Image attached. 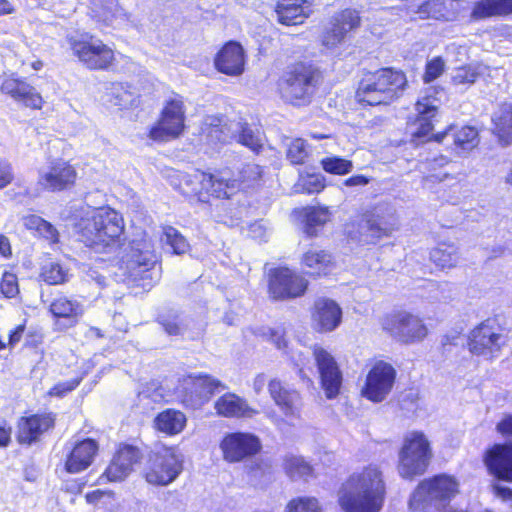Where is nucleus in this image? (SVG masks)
Listing matches in <instances>:
<instances>
[{
    "label": "nucleus",
    "instance_id": "obj_43",
    "mask_svg": "<svg viewBox=\"0 0 512 512\" xmlns=\"http://www.w3.org/2000/svg\"><path fill=\"white\" fill-rule=\"evenodd\" d=\"M488 67L482 63H472L455 70L452 80L455 84H473L478 77L483 75Z\"/></svg>",
    "mask_w": 512,
    "mask_h": 512
},
{
    "label": "nucleus",
    "instance_id": "obj_51",
    "mask_svg": "<svg viewBox=\"0 0 512 512\" xmlns=\"http://www.w3.org/2000/svg\"><path fill=\"white\" fill-rule=\"evenodd\" d=\"M308 157V149L303 139L292 140L287 147V158L295 165L303 164Z\"/></svg>",
    "mask_w": 512,
    "mask_h": 512
},
{
    "label": "nucleus",
    "instance_id": "obj_3",
    "mask_svg": "<svg viewBox=\"0 0 512 512\" xmlns=\"http://www.w3.org/2000/svg\"><path fill=\"white\" fill-rule=\"evenodd\" d=\"M407 84L404 73L385 68L366 76L359 84L357 99L368 105L389 104L398 98Z\"/></svg>",
    "mask_w": 512,
    "mask_h": 512
},
{
    "label": "nucleus",
    "instance_id": "obj_45",
    "mask_svg": "<svg viewBox=\"0 0 512 512\" xmlns=\"http://www.w3.org/2000/svg\"><path fill=\"white\" fill-rule=\"evenodd\" d=\"M330 219V212L327 207H313L306 213L305 232L309 236L317 234V227L323 226Z\"/></svg>",
    "mask_w": 512,
    "mask_h": 512
},
{
    "label": "nucleus",
    "instance_id": "obj_20",
    "mask_svg": "<svg viewBox=\"0 0 512 512\" xmlns=\"http://www.w3.org/2000/svg\"><path fill=\"white\" fill-rule=\"evenodd\" d=\"M443 94L441 88L429 87L422 92L415 104L417 112L416 125L418 126L414 135L417 137L427 136L433 129L432 120L437 114L440 105L439 95Z\"/></svg>",
    "mask_w": 512,
    "mask_h": 512
},
{
    "label": "nucleus",
    "instance_id": "obj_25",
    "mask_svg": "<svg viewBox=\"0 0 512 512\" xmlns=\"http://www.w3.org/2000/svg\"><path fill=\"white\" fill-rule=\"evenodd\" d=\"M98 444L92 439H84L74 444L65 459V470L76 474L86 470L94 461Z\"/></svg>",
    "mask_w": 512,
    "mask_h": 512
},
{
    "label": "nucleus",
    "instance_id": "obj_12",
    "mask_svg": "<svg viewBox=\"0 0 512 512\" xmlns=\"http://www.w3.org/2000/svg\"><path fill=\"white\" fill-rule=\"evenodd\" d=\"M398 229L395 219L385 221L377 211H366L360 219L347 225L348 236L359 243H375L382 237L391 235Z\"/></svg>",
    "mask_w": 512,
    "mask_h": 512
},
{
    "label": "nucleus",
    "instance_id": "obj_23",
    "mask_svg": "<svg viewBox=\"0 0 512 512\" xmlns=\"http://www.w3.org/2000/svg\"><path fill=\"white\" fill-rule=\"evenodd\" d=\"M77 173L72 165L63 161H52L39 171L38 183L50 191H61L75 182Z\"/></svg>",
    "mask_w": 512,
    "mask_h": 512
},
{
    "label": "nucleus",
    "instance_id": "obj_1",
    "mask_svg": "<svg viewBox=\"0 0 512 512\" xmlns=\"http://www.w3.org/2000/svg\"><path fill=\"white\" fill-rule=\"evenodd\" d=\"M386 496L383 471L369 464L353 472L342 484L338 502L344 512H380Z\"/></svg>",
    "mask_w": 512,
    "mask_h": 512
},
{
    "label": "nucleus",
    "instance_id": "obj_8",
    "mask_svg": "<svg viewBox=\"0 0 512 512\" xmlns=\"http://www.w3.org/2000/svg\"><path fill=\"white\" fill-rule=\"evenodd\" d=\"M157 257L150 243L134 244L122 259V267L134 282L149 289L160 277Z\"/></svg>",
    "mask_w": 512,
    "mask_h": 512
},
{
    "label": "nucleus",
    "instance_id": "obj_37",
    "mask_svg": "<svg viewBox=\"0 0 512 512\" xmlns=\"http://www.w3.org/2000/svg\"><path fill=\"white\" fill-rule=\"evenodd\" d=\"M234 122L222 124L218 118L208 117L202 128L203 134L206 136L208 143L216 145L217 143H225L233 139Z\"/></svg>",
    "mask_w": 512,
    "mask_h": 512
},
{
    "label": "nucleus",
    "instance_id": "obj_2",
    "mask_svg": "<svg viewBox=\"0 0 512 512\" xmlns=\"http://www.w3.org/2000/svg\"><path fill=\"white\" fill-rule=\"evenodd\" d=\"M124 228L122 215L110 207L87 208L74 224L79 240L98 253L117 247Z\"/></svg>",
    "mask_w": 512,
    "mask_h": 512
},
{
    "label": "nucleus",
    "instance_id": "obj_36",
    "mask_svg": "<svg viewBox=\"0 0 512 512\" xmlns=\"http://www.w3.org/2000/svg\"><path fill=\"white\" fill-rule=\"evenodd\" d=\"M211 180L210 184L205 185L206 201L209 196L216 198H230L241 189V184L238 179H230L224 175L208 174Z\"/></svg>",
    "mask_w": 512,
    "mask_h": 512
},
{
    "label": "nucleus",
    "instance_id": "obj_30",
    "mask_svg": "<svg viewBox=\"0 0 512 512\" xmlns=\"http://www.w3.org/2000/svg\"><path fill=\"white\" fill-rule=\"evenodd\" d=\"M54 420L50 415H32L23 417L18 423V441L30 444L53 426Z\"/></svg>",
    "mask_w": 512,
    "mask_h": 512
},
{
    "label": "nucleus",
    "instance_id": "obj_18",
    "mask_svg": "<svg viewBox=\"0 0 512 512\" xmlns=\"http://www.w3.org/2000/svg\"><path fill=\"white\" fill-rule=\"evenodd\" d=\"M307 287L308 281L287 267L276 268L270 273L269 293L274 299L301 297L305 294Z\"/></svg>",
    "mask_w": 512,
    "mask_h": 512
},
{
    "label": "nucleus",
    "instance_id": "obj_55",
    "mask_svg": "<svg viewBox=\"0 0 512 512\" xmlns=\"http://www.w3.org/2000/svg\"><path fill=\"white\" fill-rule=\"evenodd\" d=\"M108 8L113 9L111 15H105L104 21L110 24H123L129 20V14L119 5L117 0H108Z\"/></svg>",
    "mask_w": 512,
    "mask_h": 512
},
{
    "label": "nucleus",
    "instance_id": "obj_11",
    "mask_svg": "<svg viewBox=\"0 0 512 512\" xmlns=\"http://www.w3.org/2000/svg\"><path fill=\"white\" fill-rule=\"evenodd\" d=\"M382 328L401 343L412 344L422 341L428 334L423 321L407 311H397L386 315L381 322Z\"/></svg>",
    "mask_w": 512,
    "mask_h": 512
},
{
    "label": "nucleus",
    "instance_id": "obj_53",
    "mask_svg": "<svg viewBox=\"0 0 512 512\" xmlns=\"http://www.w3.org/2000/svg\"><path fill=\"white\" fill-rule=\"evenodd\" d=\"M27 85L28 82L23 79L7 78L2 82L0 89L2 93L16 101Z\"/></svg>",
    "mask_w": 512,
    "mask_h": 512
},
{
    "label": "nucleus",
    "instance_id": "obj_58",
    "mask_svg": "<svg viewBox=\"0 0 512 512\" xmlns=\"http://www.w3.org/2000/svg\"><path fill=\"white\" fill-rule=\"evenodd\" d=\"M80 381L77 379L61 382L52 387L49 391L50 396L63 397L65 394L73 391Z\"/></svg>",
    "mask_w": 512,
    "mask_h": 512
},
{
    "label": "nucleus",
    "instance_id": "obj_34",
    "mask_svg": "<svg viewBox=\"0 0 512 512\" xmlns=\"http://www.w3.org/2000/svg\"><path fill=\"white\" fill-rule=\"evenodd\" d=\"M494 133L503 145L512 142V103L499 106L492 116Z\"/></svg>",
    "mask_w": 512,
    "mask_h": 512
},
{
    "label": "nucleus",
    "instance_id": "obj_16",
    "mask_svg": "<svg viewBox=\"0 0 512 512\" xmlns=\"http://www.w3.org/2000/svg\"><path fill=\"white\" fill-rule=\"evenodd\" d=\"M261 447L260 439L246 432L227 433L219 443L223 460L227 463H239L253 457Z\"/></svg>",
    "mask_w": 512,
    "mask_h": 512
},
{
    "label": "nucleus",
    "instance_id": "obj_27",
    "mask_svg": "<svg viewBox=\"0 0 512 512\" xmlns=\"http://www.w3.org/2000/svg\"><path fill=\"white\" fill-rule=\"evenodd\" d=\"M175 189L186 197H197L201 202H206L205 185L210 184L208 174L196 171L193 174L175 172L171 180Z\"/></svg>",
    "mask_w": 512,
    "mask_h": 512
},
{
    "label": "nucleus",
    "instance_id": "obj_17",
    "mask_svg": "<svg viewBox=\"0 0 512 512\" xmlns=\"http://www.w3.org/2000/svg\"><path fill=\"white\" fill-rule=\"evenodd\" d=\"M360 23L361 19L356 10L344 9L334 14L323 29L322 44L328 49L336 48L349 38Z\"/></svg>",
    "mask_w": 512,
    "mask_h": 512
},
{
    "label": "nucleus",
    "instance_id": "obj_47",
    "mask_svg": "<svg viewBox=\"0 0 512 512\" xmlns=\"http://www.w3.org/2000/svg\"><path fill=\"white\" fill-rule=\"evenodd\" d=\"M41 277L50 285H59L68 281L69 273L59 263L51 262L42 268Z\"/></svg>",
    "mask_w": 512,
    "mask_h": 512
},
{
    "label": "nucleus",
    "instance_id": "obj_29",
    "mask_svg": "<svg viewBox=\"0 0 512 512\" xmlns=\"http://www.w3.org/2000/svg\"><path fill=\"white\" fill-rule=\"evenodd\" d=\"M309 0H282L275 13L278 21L286 26L302 24L311 13Z\"/></svg>",
    "mask_w": 512,
    "mask_h": 512
},
{
    "label": "nucleus",
    "instance_id": "obj_38",
    "mask_svg": "<svg viewBox=\"0 0 512 512\" xmlns=\"http://www.w3.org/2000/svg\"><path fill=\"white\" fill-rule=\"evenodd\" d=\"M430 259L441 269L454 268L460 259L459 249L452 243H440L430 252Z\"/></svg>",
    "mask_w": 512,
    "mask_h": 512
},
{
    "label": "nucleus",
    "instance_id": "obj_59",
    "mask_svg": "<svg viewBox=\"0 0 512 512\" xmlns=\"http://www.w3.org/2000/svg\"><path fill=\"white\" fill-rule=\"evenodd\" d=\"M248 235L252 239L265 241L268 235V229L263 221H257L249 226Z\"/></svg>",
    "mask_w": 512,
    "mask_h": 512
},
{
    "label": "nucleus",
    "instance_id": "obj_40",
    "mask_svg": "<svg viewBox=\"0 0 512 512\" xmlns=\"http://www.w3.org/2000/svg\"><path fill=\"white\" fill-rule=\"evenodd\" d=\"M105 103L121 108L133 103L134 95L123 83H110L103 96Z\"/></svg>",
    "mask_w": 512,
    "mask_h": 512
},
{
    "label": "nucleus",
    "instance_id": "obj_15",
    "mask_svg": "<svg viewBox=\"0 0 512 512\" xmlns=\"http://www.w3.org/2000/svg\"><path fill=\"white\" fill-rule=\"evenodd\" d=\"M395 379L394 367L387 362L378 361L369 370L361 394L371 402L380 403L391 393Z\"/></svg>",
    "mask_w": 512,
    "mask_h": 512
},
{
    "label": "nucleus",
    "instance_id": "obj_22",
    "mask_svg": "<svg viewBox=\"0 0 512 512\" xmlns=\"http://www.w3.org/2000/svg\"><path fill=\"white\" fill-rule=\"evenodd\" d=\"M342 321V309L332 299L320 297L311 309V325L321 333L334 331Z\"/></svg>",
    "mask_w": 512,
    "mask_h": 512
},
{
    "label": "nucleus",
    "instance_id": "obj_62",
    "mask_svg": "<svg viewBox=\"0 0 512 512\" xmlns=\"http://www.w3.org/2000/svg\"><path fill=\"white\" fill-rule=\"evenodd\" d=\"M14 178L11 165L0 158V189L8 186Z\"/></svg>",
    "mask_w": 512,
    "mask_h": 512
},
{
    "label": "nucleus",
    "instance_id": "obj_5",
    "mask_svg": "<svg viewBox=\"0 0 512 512\" xmlns=\"http://www.w3.org/2000/svg\"><path fill=\"white\" fill-rule=\"evenodd\" d=\"M458 492L459 483L454 477L438 475L418 484L409 500V508L413 512H428L432 506L449 502Z\"/></svg>",
    "mask_w": 512,
    "mask_h": 512
},
{
    "label": "nucleus",
    "instance_id": "obj_6",
    "mask_svg": "<svg viewBox=\"0 0 512 512\" xmlns=\"http://www.w3.org/2000/svg\"><path fill=\"white\" fill-rule=\"evenodd\" d=\"M432 458V449L426 435L420 431L408 432L398 454V472L402 478L422 475Z\"/></svg>",
    "mask_w": 512,
    "mask_h": 512
},
{
    "label": "nucleus",
    "instance_id": "obj_21",
    "mask_svg": "<svg viewBox=\"0 0 512 512\" xmlns=\"http://www.w3.org/2000/svg\"><path fill=\"white\" fill-rule=\"evenodd\" d=\"M246 58V52L239 42L228 41L215 55L214 66L222 74L237 77L245 71Z\"/></svg>",
    "mask_w": 512,
    "mask_h": 512
},
{
    "label": "nucleus",
    "instance_id": "obj_13",
    "mask_svg": "<svg viewBox=\"0 0 512 512\" xmlns=\"http://www.w3.org/2000/svg\"><path fill=\"white\" fill-rule=\"evenodd\" d=\"M185 108L181 96H175L167 101L161 118L151 128L150 138L156 141H168L179 137L185 127Z\"/></svg>",
    "mask_w": 512,
    "mask_h": 512
},
{
    "label": "nucleus",
    "instance_id": "obj_48",
    "mask_svg": "<svg viewBox=\"0 0 512 512\" xmlns=\"http://www.w3.org/2000/svg\"><path fill=\"white\" fill-rule=\"evenodd\" d=\"M285 512H322V509L315 497L299 496L288 502Z\"/></svg>",
    "mask_w": 512,
    "mask_h": 512
},
{
    "label": "nucleus",
    "instance_id": "obj_26",
    "mask_svg": "<svg viewBox=\"0 0 512 512\" xmlns=\"http://www.w3.org/2000/svg\"><path fill=\"white\" fill-rule=\"evenodd\" d=\"M269 392L275 404L288 418H299L302 402L300 394L285 387L279 380L273 379L269 383Z\"/></svg>",
    "mask_w": 512,
    "mask_h": 512
},
{
    "label": "nucleus",
    "instance_id": "obj_52",
    "mask_svg": "<svg viewBox=\"0 0 512 512\" xmlns=\"http://www.w3.org/2000/svg\"><path fill=\"white\" fill-rule=\"evenodd\" d=\"M16 102L21 103L24 106L32 109H41L44 103L40 93H38L36 88L30 85L29 83L24 88L23 92L16 100Z\"/></svg>",
    "mask_w": 512,
    "mask_h": 512
},
{
    "label": "nucleus",
    "instance_id": "obj_49",
    "mask_svg": "<svg viewBox=\"0 0 512 512\" xmlns=\"http://www.w3.org/2000/svg\"><path fill=\"white\" fill-rule=\"evenodd\" d=\"M325 187L324 177L320 174L301 176L295 185L296 192L318 193Z\"/></svg>",
    "mask_w": 512,
    "mask_h": 512
},
{
    "label": "nucleus",
    "instance_id": "obj_41",
    "mask_svg": "<svg viewBox=\"0 0 512 512\" xmlns=\"http://www.w3.org/2000/svg\"><path fill=\"white\" fill-rule=\"evenodd\" d=\"M286 474L292 479H301L310 476L313 468L302 456L289 454L283 461Z\"/></svg>",
    "mask_w": 512,
    "mask_h": 512
},
{
    "label": "nucleus",
    "instance_id": "obj_19",
    "mask_svg": "<svg viewBox=\"0 0 512 512\" xmlns=\"http://www.w3.org/2000/svg\"><path fill=\"white\" fill-rule=\"evenodd\" d=\"M313 356L326 398H336L340 393L343 381V375L336 359L321 346H314Z\"/></svg>",
    "mask_w": 512,
    "mask_h": 512
},
{
    "label": "nucleus",
    "instance_id": "obj_28",
    "mask_svg": "<svg viewBox=\"0 0 512 512\" xmlns=\"http://www.w3.org/2000/svg\"><path fill=\"white\" fill-rule=\"evenodd\" d=\"M214 408L217 415L226 418H252L258 414L245 399L234 393H226L219 397L214 403Z\"/></svg>",
    "mask_w": 512,
    "mask_h": 512
},
{
    "label": "nucleus",
    "instance_id": "obj_61",
    "mask_svg": "<svg viewBox=\"0 0 512 512\" xmlns=\"http://www.w3.org/2000/svg\"><path fill=\"white\" fill-rule=\"evenodd\" d=\"M38 234L47 239L50 243H58L59 241V233L57 229L46 220L42 222Z\"/></svg>",
    "mask_w": 512,
    "mask_h": 512
},
{
    "label": "nucleus",
    "instance_id": "obj_9",
    "mask_svg": "<svg viewBox=\"0 0 512 512\" xmlns=\"http://www.w3.org/2000/svg\"><path fill=\"white\" fill-rule=\"evenodd\" d=\"M66 41L73 55L90 70H107L115 61L112 48L87 35H68Z\"/></svg>",
    "mask_w": 512,
    "mask_h": 512
},
{
    "label": "nucleus",
    "instance_id": "obj_14",
    "mask_svg": "<svg viewBox=\"0 0 512 512\" xmlns=\"http://www.w3.org/2000/svg\"><path fill=\"white\" fill-rule=\"evenodd\" d=\"M504 344L502 328L493 319L483 321L470 333L469 349L476 355L493 357Z\"/></svg>",
    "mask_w": 512,
    "mask_h": 512
},
{
    "label": "nucleus",
    "instance_id": "obj_46",
    "mask_svg": "<svg viewBox=\"0 0 512 512\" xmlns=\"http://www.w3.org/2000/svg\"><path fill=\"white\" fill-rule=\"evenodd\" d=\"M162 241L177 255L186 253L190 247L185 237L171 226L163 228Z\"/></svg>",
    "mask_w": 512,
    "mask_h": 512
},
{
    "label": "nucleus",
    "instance_id": "obj_42",
    "mask_svg": "<svg viewBox=\"0 0 512 512\" xmlns=\"http://www.w3.org/2000/svg\"><path fill=\"white\" fill-rule=\"evenodd\" d=\"M130 455L131 452L128 450L118 449L111 463L105 470L103 476H105L110 482L123 481L130 474V472L128 471V466L122 465L120 460H122L123 457H131Z\"/></svg>",
    "mask_w": 512,
    "mask_h": 512
},
{
    "label": "nucleus",
    "instance_id": "obj_4",
    "mask_svg": "<svg viewBox=\"0 0 512 512\" xmlns=\"http://www.w3.org/2000/svg\"><path fill=\"white\" fill-rule=\"evenodd\" d=\"M319 83V73L304 65H297L285 71L278 80L281 98L294 106L310 103Z\"/></svg>",
    "mask_w": 512,
    "mask_h": 512
},
{
    "label": "nucleus",
    "instance_id": "obj_60",
    "mask_svg": "<svg viewBox=\"0 0 512 512\" xmlns=\"http://www.w3.org/2000/svg\"><path fill=\"white\" fill-rule=\"evenodd\" d=\"M119 450H128L131 452V457H123L122 460H120V463L122 465L128 466V471L131 473L133 470V466L138 463V461L141 458L140 451L131 445H124L119 448Z\"/></svg>",
    "mask_w": 512,
    "mask_h": 512
},
{
    "label": "nucleus",
    "instance_id": "obj_35",
    "mask_svg": "<svg viewBox=\"0 0 512 512\" xmlns=\"http://www.w3.org/2000/svg\"><path fill=\"white\" fill-rule=\"evenodd\" d=\"M512 13V0H480L474 4L471 18L485 19L493 16H504Z\"/></svg>",
    "mask_w": 512,
    "mask_h": 512
},
{
    "label": "nucleus",
    "instance_id": "obj_50",
    "mask_svg": "<svg viewBox=\"0 0 512 512\" xmlns=\"http://www.w3.org/2000/svg\"><path fill=\"white\" fill-rule=\"evenodd\" d=\"M321 165L326 172L337 175L347 174L353 168L351 161L336 156L322 159Z\"/></svg>",
    "mask_w": 512,
    "mask_h": 512
},
{
    "label": "nucleus",
    "instance_id": "obj_33",
    "mask_svg": "<svg viewBox=\"0 0 512 512\" xmlns=\"http://www.w3.org/2000/svg\"><path fill=\"white\" fill-rule=\"evenodd\" d=\"M50 312L56 318L68 320L70 325L73 326L84 314V306L76 299L58 296L51 302Z\"/></svg>",
    "mask_w": 512,
    "mask_h": 512
},
{
    "label": "nucleus",
    "instance_id": "obj_7",
    "mask_svg": "<svg viewBox=\"0 0 512 512\" xmlns=\"http://www.w3.org/2000/svg\"><path fill=\"white\" fill-rule=\"evenodd\" d=\"M184 455L178 446H160L150 455L145 472L146 481L152 485L167 486L182 473Z\"/></svg>",
    "mask_w": 512,
    "mask_h": 512
},
{
    "label": "nucleus",
    "instance_id": "obj_10",
    "mask_svg": "<svg viewBox=\"0 0 512 512\" xmlns=\"http://www.w3.org/2000/svg\"><path fill=\"white\" fill-rule=\"evenodd\" d=\"M221 386L219 380L207 374H190L179 380L176 394L184 406L198 409L207 403Z\"/></svg>",
    "mask_w": 512,
    "mask_h": 512
},
{
    "label": "nucleus",
    "instance_id": "obj_24",
    "mask_svg": "<svg viewBox=\"0 0 512 512\" xmlns=\"http://www.w3.org/2000/svg\"><path fill=\"white\" fill-rule=\"evenodd\" d=\"M484 463L491 475L512 482V442L494 444L485 452Z\"/></svg>",
    "mask_w": 512,
    "mask_h": 512
},
{
    "label": "nucleus",
    "instance_id": "obj_56",
    "mask_svg": "<svg viewBox=\"0 0 512 512\" xmlns=\"http://www.w3.org/2000/svg\"><path fill=\"white\" fill-rule=\"evenodd\" d=\"M0 290L5 297H14L19 291L16 275L13 273L5 272L0 284Z\"/></svg>",
    "mask_w": 512,
    "mask_h": 512
},
{
    "label": "nucleus",
    "instance_id": "obj_31",
    "mask_svg": "<svg viewBox=\"0 0 512 512\" xmlns=\"http://www.w3.org/2000/svg\"><path fill=\"white\" fill-rule=\"evenodd\" d=\"M187 425L186 415L176 409H165L154 419L156 430L168 436L180 434Z\"/></svg>",
    "mask_w": 512,
    "mask_h": 512
},
{
    "label": "nucleus",
    "instance_id": "obj_54",
    "mask_svg": "<svg viewBox=\"0 0 512 512\" xmlns=\"http://www.w3.org/2000/svg\"><path fill=\"white\" fill-rule=\"evenodd\" d=\"M445 70V62L441 57H435L427 62L423 80L430 83L440 77Z\"/></svg>",
    "mask_w": 512,
    "mask_h": 512
},
{
    "label": "nucleus",
    "instance_id": "obj_64",
    "mask_svg": "<svg viewBox=\"0 0 512 512\" xmlns=\"http://www.w3.org/2000/svg\"><path fill=\"white\" fill-rule=\"evenodd\" d=\"M496 429L503 436H512V415L505 416L497 424Z\"/></svg>",
    "mask_w": 512,
    "mask_h": 512
},
{
    "label": "nucleus",
    "instance_id": "obj_57",
    "mask_svg": "<svg viewBox=\"0 0 512 512\" xmlns=\"http://www.w3.org/2000/svg\"><path fill=\"white\" fill-rule=\"evenodd\" d=\"M241 180H239L240 184L250 183L258 180L262 175V169L259 165L250 163L243 167L240 172Z\"/></svg>",
    "mask_w": 512,
    "mask_h": 512
},
{
    "label": "nucleus",
    "instance_id": "obj_44",
    "mask_svg": "<svg viewBox=\"0 0 512 512\" xmlns=\"http://www.w3.org/2000/svg\"><path fill=\"white\" fill-rule=\"evenodd\" d=\"M454 143L464 152H470L479 144L478 130L473 126H463L454 134Z\"/></svg>",
    "mask_w": 512,
    "mask_h": 512
},
{
    "label": "nucleus",
    "instance_id": "obj_32",
    "mask_svg": "<svg viewBox=\"0 0 512 512\" xmlns=\"http://www.w3.org/2000/svg\"><path fill=\"white\" fill-rule=\"evenodd\" d=\"M301 263L306 273L314 276L326 275L334 267L332 256L325 250L319 249H310L305 252Z\"/></svg>",
    "mask_w": 512,
    "mask_h": 512
},
{
    "label": "nucleus",
    "instance_id": "obj_63",
    "mask_svg": "<svg viewBox=\"0 0 512 512\" xmlns=\"http://www.w3.org/2000/svg\"><path fill=\"white\" fill-rule=\"evenodd\" d=\"M161 325L168 335H179L182 333V326L177 318L173 319H162Z\"/></svg>",
    "mask_w": 512,
    "mask_h": 512
},
{
    "label": "nucleus",
    "instance_id": "obj_39",
    "mask_svg": "<svg viewBox=\"0 0 512 512\" xmlns=\"http://www.w3.org/2000/svg\"><path fill=\"white\" fill-rule=\"evenodd\" d=\"M232 131L233 139L238 143L248 147L253 152L258 153L262 147V137L260 131L252 128L246 123L234 122Z\"/></svg>",
    "mask_w": 512,
    "mask_h": 512
}]
</instances>
